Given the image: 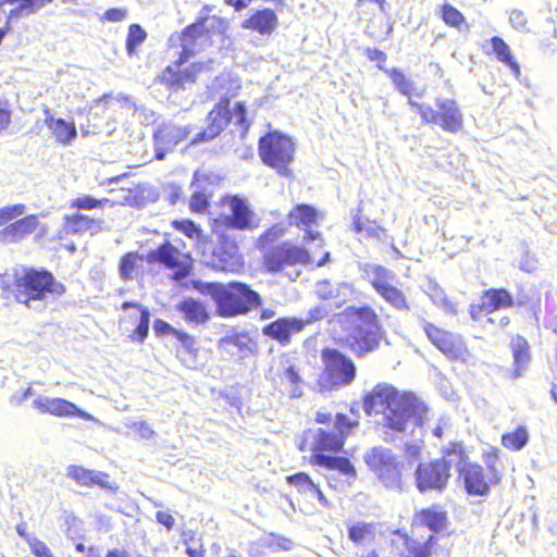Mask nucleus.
<instances>
[{
    "mask_svg": "<svg viewBox=\"0 0 557 557\" xmlns=\"http://www.w3.org/2000/svg\"><path fill=\"white\" fill-rule=\"evenodd\" d=\"M362 408L367 416H383L384 428L395 433H404L410 422L422 425L426 414V407L412 393L385 382L362 396Z\"/></svg>",
    "mask_w": 557,
    "mask_h": 557,
    "instance_id": "1",
    "label": "nucleus"
},
{
    "mask_svg": "<svg viewBox=\"0 0 557 557\" xmlns=\"http://www.w3.org/2000/svg\"><path fill=\"white\" fill-rule=\"evenodd\" d=\"M0 290L3 298L30 309L62 297L66 286L46 268L21 265L0 274Z\"/></svg>",
    "mask_w": 557,
    "mask_h": 557,
    "instance_id": "2",
    "label": "nucleus"
},
{
    "mask_svg": "<svg viewBox=\"0 0 557 557\" xmlns=\"http://www.w3.org/2000/svg\"><path fill=\"white\" fill-rule=\"evenodd\" d=\"M359 421L357 419H349L345 413L338 412L335 416V429L327 431L325 429H318L313 436L312 445L309 447L308 443L304 440L299 443L298 449L300 451L310 450L309 462L312 466L323 467L329 470H336L342 475L348 485L357 479V470L348 457L345 456H331L329 454H337L343 450L347 437L351 432L358 428Z\"/></svg>",
    "mask_w": 557,
    "mask_h": 557,
    "instance_id": "3",
    "label": "nucleus"
},
{
    "mask_svg": "<svg viewBox=\"0 0 557 557\" xmlns=\"http://www.w3.org/2000/svg\"><path fill=\"white\" fill-rule=\"evenodd\" d=\"M345 334L339 345L355 358L363 359L380 350L385 331L380 315L370 305L347 306L343 312Z\"/></svg>",
    "mask_w": 557,
    "mask_h": 557,
    "instance_id": "4",
    "label": "nucleus"
},
{
    "mask_svg": "<svg viewBox=\"0 0 557 557\" xmlns=\"http://www.w3.org/2000/svg\"><path fill=\"white\" fill-rule=\"evenodd\" d=\"M195 289L202 295H209L215 305V313L221 318L245 315L262 305V297L248 284L231 281L193 283Z\"/></svg>",
    "mask_w": 557,
    "mask_h": 557,
    "instance_id": "5",
    "label": "nucleus"
},
{
    "mask_svg": "<svg viewBox=\"0 0 557 557\" xmlns=\"http://www.w3.org/2000/svg\"><path fill=\"white\" fill-rule=\"evenodd\" d=\"M285 233L284 226L273 224L264 230L256 240V247L262 257L261 269L267 273L275 274L289 267L312 262L309 252L304 247L287 240L277 243Z\"/></svg>",
    "mask_w": 557,
    "mask_h": 557,
    "instance_id": "6",
    "label": "nucleus"
},
{
    "mask_svg": "<svg viewBox=\"0 0 557 557\" xmlns=\"http://www.w3.org/2000/svg\"><path fill=\"white\" fill-rule=\"evenodd\" d=\"M500 455L502 450L498 447L491 446L482 451L485 467L470 461L457 468L458 480L468 495L487 496L493 486L502 483L504 474Z\"/></svg>",
    "mask_w": 557,
    "mask_h": 557,
    "instance_id": "7",
    "label": "nucleus"
},
{
    "mask_svg": "<svg viewBox=\"0 0 557 557\" xmlns=\"http://www.w3.org/2000/svg\"><path fill=\"white\" fill-rule=\"evenodd\" d=\"M226 28V22L218 16H201L187 25L178 34L181 52L180 57L189 60L197 53L211 47L216 33L222 34Z\"/></svg>",
    "mask_w": 557,
    "mask_h": 557,
    "instance_id": "8",
    "label": "nucleus"
},
{
    "mask_svg": "<svg viewBox=\"0 0 557 557\" xmlns=\"http://www.w3.org/2000/svg\"><path fill=\"white\" fill-rule=\"evenodd\" d=\"M294 140L277 131H269L258 140V154L262 163L282 176L292 174L290 164L295 157Z\"/></svg>",
    "mask_w": 557,
    "mask_h": 557,
    "instance_id": "9",
    "label": "nucleus"
},
{
    "mask_svg": "<svg viewBox=\"0 0 557 557\" xmlns=\"http://www.w3.org/2000/svg\"><path fill=\"white\" fill-rule=\"evenodd\" d=\"M436 109L422 101H410V109L418 113L424 124L438 125L444 132L458 133L462 129V113L456 100L437 97Z\"/></svg>",
    "mask_w": 557,
    "mask_h": 557,
    "instance_id": "10",
    "label": "nucleus"
},
{
    "mask_svg": "<svg viewBox=\"0 0 557 557\" xmlns=\"http://www.w3.org/2000/svg\"><path fill=\"white\" fill-rule=\"evenodd\" d=\"M323 369L319 377V384L330 391L349 385L357 375L354 361L336 348H323L321 350Z\"/></svg>",
    "mask_w": 557,
    "mask_h": 557,
    "instance_id": "11",
    "label": "nucleus"
},
{
    "mask_svg": "<svg viewBox=\"0 0 557 557\" xmlns=\"http://www.w3.org/2000/svg\"><path fill=\"white\" fill-rule=\"evenodd\" d=\"M146 262L150 265H159L171 271V278L181 281L186 278L193 270L190 252L175 246L170 240L162 242L158 247L146 255Z\"/></svg>",
    "mask_w": 557,
    "mask_h": 557,
    "instance_id": "12",
    "label": "nucleus"
},
{
    "mask_svg": "<svg viewBox=\"0 0 557 557\" xmlns=\"http://www.w3.org/2000/svg\"><path fill=\"white\" fill-rule=\"evenodd\" d=\"M187 61L178 55L157 75L156 82L170 92L186 90L195 85L199 75L207 70V63L198 61L186 64Z\"/></svg>",
    "mask_w": 557,
    "mask_h": 557,
    "instance_id": "13",
    "label": "nucleus"
},
{
    "mask_svg": "<svg viewBox=\"0 0 557 557\" xmlns=\"http://www.w3.org/2000/svg\"><path fill=\"white\" fill-rule=\"evenodd\" d=\"M364 277L383 300L399 311L410 310L409 300L404 290L393 284L394 274L382 264L366 265Z\"/></svg>",
    "mask_w": 557,
    "mask_h": 557,
    "instance_id": "14",
    "label": "nucleus"
},
{
    "mask_svg": "<svg viewBox=\"0 0 557 557\" xmlns=\"http://www.w3.org/2000/svg\"><path fill=\"white\" fill-rule=\"evenodd\" d=\"M451 478V460L434 458L418 462L414 485L420 493L443 492Z\"/></svg>",
    "mask_w": 557,
    "mask_h": 557,
    "instance_id": "15",
    "label": "nucleus"
},
{
    "mask_svg": "<svg viewBox=\"0 0 557 557\" xmlns=\"http://www.w3.org/2000/svg\"><path fill=\"white\" fill-rule=\"evenodd\" d=\"M117 320L120 332L127 333L132 343L144 344L149 335L150 312L147 307L136 301H124Z\"/></svg>",
    "mask_w": 557,
    "mask_h": 557,
    "instance_id": "16",
    "label": "nucleus"
},
{
    "mask_svg": "<svg viewBox=\"0 0 557 557\" xmlns=\"http://www.w3.org/2000/svg\"><path fill=\"white\" fill-rule=\"evenodd\" d=\"M422 330L430 343L447 359L456 361L466 360L469 357V349L462 335L442 329L432 322L423 323Z\"/></svg>",
    "mask_w": 557,
    "mask_h": 557,
    "instance_id": "17",
    "label": "nucleus"
},
{
    "mask_svg": "<svg viewBox=\"0 0 557 557\" xmlns=\"http://www.w3.org/2000/svg\"><path fill=\"white\" fill-rule=\"evenodd\" d=\"M399 557H433L437 543L434 534L422 533L411 528L397 529L393 532Z\"/></svg>",
    "mask_w": 557,
    "mask_h": 557,
    "instance_id": "18",
    "label": "nucleus"
},
{
    "mask_svg": "<svg viewBox=\"0 0 557 557\" xmlns=\"http://www.w3.org/2000/svg\"><path fill=\"white\" fill-rule=\"evenodd\" d=\"M515 296L505 287H492L482 292L478 301L470 304L468 312L473 322H481L487 315L515 307Z\"/></svg>",
    "mask_w": 557,
    "mask_h": 557,
    "instance_id": "19",
    "label": "nucleus"
},
{
    "mask_svg": "<svg viewBox=\"0 0 557 557\" xmlns=\"http://www.w3.org/2000/svg\"><path fill=\"white\" fill-rule=\"evenodd\" d=\"M218 235V243L212 250V261L216 269L228 272L239 273L245 268L244 256L240 253L238 243L225 233H220L213 228Z\"/></svg>",
    "mask_w": 557,
    "mask_h": 557,
    "instance_id": "20",
    "label": "nucleus"
},
{
    "mask_svg": "<svg viewBox=\"0 0 557 557\" xmlns=\"http://www.w3.org/2000/svg\"><path fill=\"white\" fill-rule=\"evenodd\" d=\"M232 120L231 100L222 97L206 116V126L190 140L191 145L208 143L220 136Z\"/></svg>",
    "mask_w": 557,
    "mask_h": 557,
    "instance_id": "21",
    "label": "nucleus"
},
{
    "mask_svg": "<svg viewBox=\"0 0 557 557\" xmlns=\"http://www.w3.org/2000/svg\"><path fill=\"white\" fill-rule=\"evenodd\" d=\"M355 5L358 17L368 21L367 34L372 39L382 41L391 35L393 26L388 22L382 21L379 23L374 21L377 11L386 13V0H357Z\"/></svg>",
    "mask_w": 557,
    "mask_h": 557,
    "instance_id": "22",
    "label": "nucleus"
},
{
    "mask_svg": "<svg viewBox=\"0 0 557 557\" xmlns=\"http://www.w3.org/2000/svg\"><path fill=\"white\" fill-rule=\"evenodd\" d=\"M33 407L41 414H51L58 418L78 417L83 420L91 421L94 417L79 409L74 403L61 397H47L39 395L33 401Z\"/></svg>",
    "mask_w": 557,
    "mask_h": 557,
    "instance_id": "23",
    "label": "nucleus"
},
{
    "mask_svg": "<svg viewBox=\"0 0 557 557\" xmlns=\"http://www.w3.org/2000/svg\"><path fill=\"white\" fill-rule=\"evenodd\" d=\"M410 527L420 530L422 527L429 529V534L446 532L449 527L448 512L440 505L433 504L413 511Z\"/></svg>",
    "mask_w": 557,
    "mask_h": 557,
    "instance_id": "24",
    "label": "nucleus"
},
{
    "mask_svg": "<svg viewBox=\"0 0 557 557\" xmlns=\"http://www.w3.org/2000/svg\"><path fill=\"white\" fill-rule=\"evenodd\" d=\"M191 129L190 125H180L172 122L160 125L153 134L157 147L156 158L162 160L168 150L173 149L189 137Z\"/></svg>",
    "mask_w": 557,
    "mask_h": 557,
    "instance_id": "25",
    "label": "nucleus"
},
{
    "mask_svg": "<svg viewBox=\"0 0 557 557\" xmlns=\"http://www.w3.org/2000/svg\"><path fill=\"white\" fill-rule=\"evenodd\" d=\"M222 202L227 203L231 210V214L224 218V224L227 227L244 231L257 226L255 213L246 199L234 195L223 198Z\"/></svg>",
    "mask_w": 557,
    "mask_h": 557,
    "instance_id": "26",
    "label": "nucleus"
},
{
    "mask_svg": "<svg viewBox=\"0 0 557 557\" xmlns=\"http://www.w3.org/2000/svg\"><path fill=\"white\" fill-rule=\"evenodd\" d=\"M304 330L305 323L302 322V318L284 317L264 325L262 333L278 342L281 345H287L290 343L294 334L300 333Z\"/></svg>",
    "mask_w": 557,
    "mask_h": 557,
    "instance_id": "27",
    "label": "nucleus"
},
{
    "mask_svg": "<svg viewBox=\"0 0 557 557\" xmlns=\"http://www.w3.org/2000/svg\"><path fill=\"white\" fill-rule=\"evenodd\" d=\"M318 220V210L306 203L295 205L287 213V223L290 226L305 230L306 242H312L319 237L320 234L318 232L311 231L312 225L317 224Z\"/></svg>",
    "mask_w": 557,
    "mask_h": 557,
    "instance_id": "28",
    "label": "nucleus"
},
{
    "mask_svg": "<svg viewBox=\"0 0 557 557\" xmlns=\"http://www.w3.org/2000/svg\"><path fill=\"white\" fill-rule=\"evenodd\" d=\"M67 476L74 480L78 485L92 487L95 485L116 492L119 486L109 481L110 475L107 472L87 469L79 465H71L67 467Z\"/></svg>",
    "mask_w": 557,
    "mask_h": 557,
    "instance_id": "29",
    "label": "nucleus"
},
{
    "mask_svg": "<svg viewBox=\"0 0 557 557\" xmlns=\"http://www.w3.org/2000/svg\"><path fill=\"white\" fill-rule=\"evenodd\" d=\"M39 226L37 214L25 215L0 230V244H16L35 233Z\"/></svg>",
    "mask_w": 557,
    "mask_h": 557,
    "instance_id": "30",
    "label": "nucleus"
},
{
    "mask_svg": "<svg viewBox=\"0 0 557 557\" xmlns=\"http://www.w3.org/2000/svg\"><path fill=\"white\" fill-rule=\"evenodd\" d=\"M286 482L293 486L301 496L315 497L323 508H330L331 502L327 499L321 486L315 483L307 472H297L286 476Z\"/></svg>",
    "mask_w": 557,
    "mask_h": 557,
    "instance_id": "31",
    "label": "nucleus"
},
{
    "mask_svg": "<svg viewBox=\"0 0 557 557\" xmlns=\"http://www.w3.org/2000/svg\"><path fill=\"white\" fill-rule=\"evenodd\" d=\"M509 347L512 355L510 376L517 379L523 374L531 361V347L527 338L520 334L511 337Z\"/></svg>",
    "mask_w": 557,
    "mask_h": 557,
    "instance_id": "32",
    "label": "nucleus"
},
{
    "mask_svg": "<svg viewBox=\"0 0 557 557\" xmlns=\"http://www.w3.org/2000/svg\"><path fill=\"white\" fill-rule=\"evenodd\" d=\"M277 25L278 20L274 10L265 8L253 12L243 22L242 27L264 36L271 35Z\"/></svg>",
    "mask_w": 557,
    "mask_h": 557,
    "instance_id": "33",
    "label": "nucleus"
},
{
    "mask_svg": "<svg viewBox=\"0 0 557 557\" xmlns=\"http://www.w3.org/2000/svg\"><path fill=\"white\" fill-rule=\"evenodd\" d=\"M103 222L90 215L75 212L63 216V227L70 234H83L90 232L91 234L102 228Z\"/></svg>",
    "mask_w": 557,
    "mask_h": 557,
    "instance_id": "34",
    "label": "nucleus"
},
{
    "mask_svg": "<svg viewBox=\"0 0 557 557\" xmlns=\"http://www.w3.org/2000/svg\"><path fill=\"white\" fill-rule=\"evenodd\" d=\"M375 478L385 488L401 492L407 484L408 473L404 462L397 459Z\"/></svg>",
    "mask_w": 557,
    "mask_h": 557,
    "instance_id": "35",
    "label": "nucleus"
},
{
    "mask_svg": "<svg viewBox=\"0 0 557 557\" xmlns=\"http://www.w3.org/2000/svg\"><path fill=\"white\" fill-rule=\"evenodd\" d=\"M397 459L391 448L381 445L371 447L363 456L364 463L375 476Z\"/></svg>",
    "mask_w": 557,
    "mask_h": 557,
    "instance_id": "36",
    "label": "nucleus"
},
{
    "mask_svg": "<svg viewBox=\"0 0 557 557\" xmlns=\"http://www.w3.org/2000/svg\"><path fill=\"white\" fill-rule=\"evenodd\" d=\"M379 69L386 73L394 88L399 94L407 97L409 107L410 101H417L416 99H413V96L416 95V83L408 74H406L401 69L398 67L386 69L383 65H379ZM422 92L417 94V96H420Z\"/></svg>",
    "mask_w": 557,
    "mask_h": 557,
    "instance_id": "37",
    "label": "nucleus"
},
{
    "mask_svg": "<svg viewBox=\"0 0 557 557\" xmlns=\"http://www.w3.org/2000/svg\"><path fill=\"white\" fill-rule=\"evenodd\" d=\"M497 61L506 65L515 77H520L521 69L509 45L499 36H493L488 40Z\"/></svg>",
    "mask_w": 557,
    "mask_h": 557,
    "instance_id": "38",
    "label": "nucleus"
},
{
    "mask_svg": "<svg viewBox=\"0 0 557 557\" xmlns=\"http://www.w3.org/2000/svg\"><path fill=\"white\" fill-rule=\"evenodd\" d=\"M45 122L54 139L61 145H69L77 137L74 122H67L64 119L53 116H46Z\"/></svg>",
    "mask_w": 557,
    "mask_h": 557,
    "instance_id": "39",
    "label": "nucleus"
},
{
    "mask_svg": "<svg viewBox=\"0 0 557 557\" xmlns=\"http://www.w3.org/2000/svg\"><path fill=\"white\" fill-rule=\"evenodd\" d=\"M177 310L183 313L186 321L195 324H205L210 319L207 306L197 299L187 298L177 305Z\"/></svg>",
    "mask_w": 557,
    "mask_h": 557,
    "instance_id": "40",
    "label": "nucleus"
},
{
    "mask_svg": "<svg viewBox=\"0 0 557 557\" xmlns=\"http://www.w3.org/2000/svg\"><path fill=\"white\" fill-rule=\"evenodd\" d=\"M348 539L355 546H364L375 541L376 527L374 522L356 521L347 525Z\"/></svg>",
    "mask_w": 557,
    "mask_h": 557,
    "instance_id": "41",
    "label": "nucleus"
},
{
    "mask_svg": "<svg viewBox=\"0 0 557 557\" xmlns=\"http://www.w3.org/2000/svg\"><path fill=\"white\" fill-rule=\"evenodd\" d=\"M153 330L157 336L172 335L180 341L184 347L196 355L197 349L194 347V338L183 330H177L171 326L166 321L157 319L153 323Z\"/></svg>",
    "mask_w": 557,
    "mask_h": 557,
    "instance_id": "42",
    "label": "nucleus"
},
{
    "mask_svg": "<svg viewBox=\"0 0 557 557\" xmlns=\"http://www.w3.org/2000/svg\"><path fill=\"white\" fill-rule=\"evenodd\" d=\"M515 307L525 309L527 312L536 321L540 319L541 313V295L537 290H524L518 292L517 298H515Z\"/></svg>",
    "mask_w": 557,
    "mask_h": 557,
    "instance_id": "43",
    "label": "nucleus"
},
{
    "mask_svg": "<svg viewBox=\"0 0 557 557\" xmlns=\"http://www.w3.org/2000/svg\"><path fill=\"white\" fill-rule=\"evenodd\" d=\"M529 442V431L525 425H518L511 431H507L500 436V444L504 448L518 451Z\"/></svg>",
    "mask_w": 557,
    "mask_h": 557,
    "instance_id": "44",
    "label": "nucleus"
},
{
    "mask_svg": "<svg viewBox=\"0 0 557 557\" xmlns=\"http://www.w3.org/2000/svg\"><path fill=\"white\" fill-rule=\"evenodd\" d=\"M146 256L139 255L136 251L124 253L120 259L119 271L120 276L124 281L133 280L138 269L143 265Z\"/></svg>",
    "mask_w": 557,
    "mask_h": 557,
    "instance_id": "45",
    "label": "nucleus"
},
{
    "mask_svg": "<svg viewBox=\"0 0 557 557\" xmlns=\"http://www.w3.org/2000/svg\"><path fill=\"white\" fill-rule=\"evenodd\" d=\"M441 18L448 27L460 29L469 28L466 16L453 4L443 3L440 7Z\"/></svg>",
    "mask_w": 557,
    "mask_h": 557,
    "instance_id": "46",
    "label": "nucleus"
},
{
    "mask_svg": "<svg viewBox=\"0 0 557 557\" xmlns=\"http://www.w3.org/2000/svg\"><path fill=\"white\" fill-rule=\"evenodd\" d=\"M51 0H0V4L17 5L10 11L11 17H20L22 15H30L37 12L39 7L46 5Z\"/></svg>",
    "mask_w": 557,
    "mask_h": 557,
    "instance_id": "47",
    "label": "nucleus"
},
{
    "mask_svg": "<svg viewBox=\"0 0 557 557\" xmlns=\"http://www.w3.org/2000/svg\"><path fill=\"white\" fill-rule=\"evenodd\" d=\"M107 205L112 207L114 203L108 198H96L91 195H79L70 201V208L78 211L103 209Z\"/></svg>",
    "mask_w": 557,
    "mask_h": 557,
    "instance_id": "48",
    "label": "nucleus"
},
{
    "mask_svg": "<svg viewBox=\"0 0 557 557\" xmlns=\"http://www.w3.org/2000/svg\"><path fill=\"white\" fill-rule=\"evenodd\" d=\"M440 458L451 460V463L456 461L458 463V467L470 462L469 455L465 444L458 441L449 442L442 449V456Z\"/></svg>",
    "mask_w": 557,
    "mask_h": 557,
    "instance_id": "49",
    "label": "nucleus"
},
{
    "mask_svg": "<svg viewBox=\"0 0 557 557\" xmlns=\"http://www.w3.org/2000/svg\"><path fill=\"white\" fill-rule=\"evenodd\" d=\"M171 225L190 239H200L203 236L201 226L190 219L174 220Z\"/></svg>",
    "mask_w": 557,
    "mask_h": 557,
    "instance_id": "50",
    "label": "nucleus"
},
{
    "mask_svg": "<svg viewBox=\"0 0 557 557\" xmlns=\"http://www.w3.org/2000/svg\"><path fill=\"white\" fill-rule=\"evenodd\" d=\"M147 38L145 29L139 24H132L128 27L126 38V51L129 55L136 52L138 46H140Z\"/></svg>",
    "mask_w": 557,
    "mask_h": 557,
    "instance_id": "51",
    "label": "nucleus"
},
{
    "mask_svg": "<svg viewBox=\"0 0 557 557\" xmlns=\"http://www.w3.org/2000/svg\"><path fill=\"white\" fill-rule=\"evenodd\" d=\"M263 545L272 552H288L293 548V541L276 533H269Z\"/></svg>",
    "mask_w": 557,
    "mask_h": 557,
    "instance_id": "52",
    "label": "nucleus"
},
{
    "mask_svg": "<svg viewBox=\"0 0 557 557\" xmlns=\"http://www.w3.org/2000/svg\"><path fill=\"white\" fill-rule=\"evenodd\" d=\"M235 125L239 128L240 136L245 137L250 127V121L247 117V109L244 102H237L234 108Z\"/></svg>",
    "mask_w": 557,
    "mask_h": 557,
    "instance_id": "53",
    "label": "nucleus"
},
{
    "mask_svg": "<svg viewBox=\"0 0 557 557\" xmlns=\"http://www.w3.org/2000/svg\"><path fill=\"white\" fill-rule=\"evenodd\" d=\"M25 210L26 207L23 203H15L0 208V227H4L10 221L24 214Z\"/></svg>",
    "mask_w": 557,
    "mask_h": 557,
    "instance_id": "54",
    "label": "nucleus"
},
{
    "mask_svg": "<svg viewBox=\"0 0 557 557\" xmlns=\"http://www.w3.org/2000/svg\"><path fill=\"white\" fill-rule=\"evenodd\" d=\"M210 206L209 195L203 190L194 191L189 199V210L193 213H203Z\"/></svg>",
    "mask_w": 557,
    "mask_h": 557,
    "instance_id": "55",
    "label": "nucleus"
},
{
    "mask_svg": "<svg viewBox=\"0 0 557 557\" xmlns=\"http://www.w3.org/2000/svg\"><path fill=\"white\" fill-rule=\"evenodd\" d=\"M355 231L357 233L364 232L368 237H372V238H376V239L381 238V236L386 233V230L384 227L375 224L374 222L371 223L367 227H363L359 222H356Z\"/></svg>",
    "mask_w": 557,
    "mask_h": 557,
    "instance_id": "56",
    "label": "nucleus"
},
{
    "mask_svg": "<svg viewBox=\"0 0 557 557\" xmlns=\"http://www.w3.org/2000/svg\"><path fill=\"white\" fill-rule=\"evenodd\" d=\"M12 122V109L8 101L0 100V134L9 128Z\"/></svg>",
    "mask_w": 557,
    "mask_h": 557,
    "instance_id": "57",
    "label": "nucleus"
},
{
    "mask_svg": "<svg viewBox=\"0 0 557 557\" xmlns=\"http://www.w3.org/2000/svg\"><path fill=\"white\" fill-rule=\"evenodd\" d=\"M30 552L35 557H57L49 546L41 540H33Z\"/></svg>",
    "mask_w": 557,
    "mask_h": 557,
    "instance_id": "58",
    "label": "nucleus"
},
{
    "mask_svg": "<svg viewBox=\"0 0 557 557\" xmlns=\"http://www.w3.org/2000/svg\"><path fill=\"white\" fill-rule=\"evenodd\" d=\"M403 450L408 460H418L422 456V446L417 442L406 443Z\"/></svg>",
    "mask_w": 557,
    "mask_h": 557,
    "instance_id": "59",
    "label": "nucleus"
},
{
    "mask_svg": "<svg viewBox=\"0 0 557 557\" xmlns=\"http://www.w3.org/2000/svg\"><path fill=\"white\" fill-rule=\"evenodd\" d=\"M327 314V311L324 307L317 306L314 308H311L308 311L307 318L302 319V322L305 323V327L315 321L322 320Z\"/></svg>",
    "mask_w": 557,
    "mask_h": 557,
    "instance_id": "60",
    "label": "nucleus"
},
{
    "mask_svg": "<svg viewBox=\"0 0 557 557\" xmlns=\"http://www.w3.org/2000/svg\"><path fill=\"white\" fill-rule=\"evenodd\" d=\"M284 377L294 386H299L302 383L299 368L292 364L284 370Z\"/></svg>",
    "mask_w": 557,
    "mask_h": 557,
    "instance_id": "61",
    "label": "nucleus"
},
{
    "mask_svg": "<svg viewBox=\"0 0 557 557\" xmlns=\"http://www.w3.org/2000/svg\"><path fill=\"white\" fill-rule=\"evenodd\" d=\"M366 55L370 61L375 62L377 66L383 65L385 67L387 55L384 51L376 48H368L366 49Z\"/></svg>",
    "mask_w": 557,
    "mask_h": 557,
    "instance_id": "62",
    "label": "nucleus"
},
{
    "mask_svg": "<svg viewBox=\"0 0 557 557\" xmlns=\"http://www.w3.org/2000/svg\"><path fill=\"white\" fill-rule=\"evenodd\" d=\"M156 519L160 524L165 527L168 531L172 530L175 525V519L169 511H164V510L157 511Z\"/></svg>",
    "mask_w": 557,
    "mask_h": 557,
    "instance_id": "63",
    "label": "nucleus"
},
{
    "mask_svg": "<svg viewBox=\"0 0 557 557\" xmlns=\"http://www.w3.org/2000/svg\"><path fill=\"white\" fill-rule=\"evenodd\" d=\"M134 428H135L136 432L138 433V435L143 438H149L154 434L151 426L145 421L135 423Z\"/></svg>",
    "mask_w": 557,
    "mask_h": 557,
    "instance_id": "64",
    "label": "nucleus"
}]
</instances>
